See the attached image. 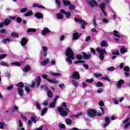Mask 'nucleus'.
Returning <instances> with one entry per match:
<instances>
[{"label": "nucleus", "mask_w": 130, "mask_h": 130, "mask_svg": "<svg viewBox=\"0 0 130 130\" xmlns=\"http://www.w3.org/2000/svg\"><path fill=\"white\" fill-rule=\"evenodd\" d=\"M65 54L67 56L66 58L67 62H69V64H72L73 63L72 60H74L75 59V54L72 49L71 48H67Z\"/></svg>", "instance_id": "1"}, {"label": "nucleus", "mask_w": 130, "mask_h": 130, "mask_svg": "<svg viewBox=\"0 0 130 130\" xmlns=\"http://www.w3.org/2000/svg\"><path fill=\"white\" fill-rule=\"evenodd\" d=\"M61 106L62 107H59L57 108V111L61 116L64 117V116H67V115H68L69 109H68V107L64 102L62 103Z\"/></svg>", "instance_id": "2"}, {"label": "nucleus", "mask_w": 130, "mask_h": 130, "mask_svg": "<svg viewBox=\"0 0 130 130\" xmlns=\"http://www.w3.org/2000/svg\"><path fill=\"white\" fill-rule=\"evenodd\" d=\"M96 50L97 52L99 53L100 60H101L102 62H103V61H104V55L107 54V52H106L105 49H102L99 48H97Z\"/></svg>", "instance_id": "3"}, {"label": "nucleus", "mask_w": 130, "mask_h": 130, "mask_svg": "<svg viewBox=\"0 0 130 130\" xmlns=\"http://www.w3.org/2000/svg\"><path fill=\"white\" fill-rule=\"evenodd\" d=\"M108 3H109V0H105L104 2L101 3L99 6L105 17H107V14L105 12V8H106V5H107Z\"/></svg>", "instance_id": "4"}, {"label": "nucleus", "mask_w": 130, "mask_h": 130, "mask_svg": "<svg viewBox=\"0 0 130 130\" xmlns=\"http://www.w3.org/2000/svg\"><path fill=\"white\" fill-rule=\"evenodd\" d=\"M75 22H79L80 23L82 29H85V28H86L85 26L87 25V22L79 18H75Z\"/></svg>", "instance_id": "5"}, {"label": "nucleus", "mask_w": 130, "mask_h": 130, "mask_svg": "<svg viewBox=\"0 0 130 130\" xmlns=\"http://www.w3.org/2000/svg\"><path fill=\"white\" fill-rule=\"evenodd\" d=\"M87 115L89 117H95L96 116V111L93 109H89L87 111Z\"/></svg>", "instance_id": "6"}, {"label": "nucleus", "mask_w": 130, "mask_h": 130, "mask_svg": "<svg viewBox=\"0 0 130 130\" xmlns=\"http://www.w3.org/2000/svg\"><path fill=\"white\" fill-rule=\"evenodd\" d=\"M113 34L115 37H113L114 40L116 41H118L119 40V37H120V33L117 30H114Z\"/></svg>", "instance_id": "7"}, {"label": "nucleus", "mask_w": 130, "mask_h": 130, "mask_svg": "<svg viewBox=\"0 0 130 130\" xmlns=\"http://www.w3.org/2000/svg\"><path fill=\"white\" fill-rule=\"evenodd\" d=\"M60 13L64 14L67 19H69V18H71V12L70 11L66 12L64 9H61L60 10Z\"/></svg>", "instance_id": "8"}, {"label": "nucleus", "mask_w": 130, "mask_h": 130, "mask_svg": "<svg viewBox=\"0 0 130 130\" xmlns=\"http://www.w3.org/2000/svg\"><path fill=\"white\" fill-rule=\"evenodd\" d=\"M105 121L106 123L103 125V128H106V127L110 123V118L108 117H105Z\"/></svg>", "instance_id": "9"}, {"label": "nucleus", "mask_w": 130, "mask_h": 130, "mask_svg": "<svg viewBox=\"0 0 130 130\" xmlns=\"http://www.w3.org/2000/svg\"><path fill=\"white\" fill-rule=\"evenodd\" d=\"M91 1H88L87 3L91 7V8H94V7H96L97 2L95 0H90Z\"/></svg>", "instance_id": "10"}, {"label": "nucleus", "mask_w": 130, "mask_h": 130, "mask_svg": "<svg viewBox=\"0 0 130 130\" xmlns=\"http://www.w3.org/2000/svg\"><path fill=\"white\" fill-rule=\"evenodd\" d=\"M51 32V30H50L48 28L46 27L44 28V29L42 31L41 34L43 36H45L47 33H50Z\"/></svg>", "instance_id": "11"}, {"label": "nucleus", "mask_w": 130, "mask_h": 130, "mask_svg": "<svg viewBox=\"0 0 130 130\" xmlns=\"http://www.w3.org/2000/svg\"><path fill=\"white\" fill-rule=\"evenodd\" d=\"M124 83V81L120 79L119 80L116 84V87L118 89H120L121 88V86H122L123 84Z\"/></svg>", "instance_id": "12"}, {"label": "nucleus", "mask_w": 130, "mask_h": 130, "mask_svg": "<svg viewBox=\"0 0 130 130\" xmlns=\"http://www.w3.org/2000/svg\"><path fill=\"white\" fill-rule=\"evenodd\" d=\"M42 49H43V52H44V57H46L48 53V52H47V50H48L47 47L44 46L42 47Z\"/></svg>", "instance_id": "13"}, {"label": "nucleus", "mask_w": 130, "mask_h": 130, "mask_svg": "<svg viewBox=\"0 0 130 130\" xmlns=\"http://www.w3.org/2000/svg\"><path fill=\"white\" fill-rule=\"evenodd\" d=\"M28 42L27 39L25 38H23L21 40V46H25Z\"/></svg>", "instance_id": "14"}, {"label": "nucleus", "mask_w": 130, "mask_h": 130, "mask_svg": "<svg viewBox=\"0 0 130 130\" xmlns=\"http://www.w3.org/2000/svg\"><path fill=\"white\" fill-rule=\"evenodd\" d=\"M49 62V59L47 58L40 62V64L44 67Z\"/></svg>", "instance_id": "15"}, {"label": "nucleus", "mask_w": 130, "mask_h": 130, "mask_svg": "<svg viewBox=\"0 0 130 130\" xmlns=\"http://www.w3.org/2000/svg\"><path fill=\"white\" fill-rule=\"evenodd\" d=\"M17 92L18 93V94L21 97H22L23 94L24 93V91L23 90V88H17Z\"/></svg>", "instance_id": "16"}, {"label": "nucleus", "mask_w": 130, "mask_h": 130, "mask_svg": "<svg viewBox=\"0 0 130 130\" xmlns=\"http://www.w3.org/2000/svg\"><path fill=\"white\" fill-rule=\"evenodd\" d=\"M36 85H37V87L40 85V83H41V78H40V76H38L37 77L36 79Z\"/></svg>", "instance_id": "17"}, {"label": "nucleus", "mask_w": 130, "mask_h": 130, "mask_svg": "<svg viewBox=\"0 0 130 130\" xmlns=\"http://www.w3.org/2000/svg\"><path fill=\"white\" fill-rule=\"evenodd\" d=\"M73 77L74 79L78 80V79H80V74H79V73L75 72L73 73Z\"/></svg>", "instance_id": "18"}, {"label": "nucleus", "mask_w": 130, "mask_h": 130, "mask_svg": "<svg viewBox=\"0 0 130 130\" xmlns=\"http://www.w3.org/2000/svg\"><path fill=\"white\" fill-rule=\"evenodd\" d=\"M83 58L84 59H89L91 57V54L90 53L86 54L83 52Z\"/></svg>", "instance_id": "19"}, {"label": "nucleus", "mask_w": 130, "mask_h": 130, "mask_svg": "<svg viewBox=\"0 0 130 130\" xmlns=\"http://www.w3.org/2000/svg\"><path fill=\"white\" fill-rule=\"evenodd\" d=\"M32 7H33V8H36V7H37V8H38L39 9H43L44 10L45 9V7H44L42 5H38V3H36V4H34Z\"/></svg>", "instance_id": "20"}, {"label": "nucleus", "mask_w": 130, "mask_h": 130, "mask_svg": "<svg viewBox=\"0 0 130 130\" xmlns=\"http://www.w3.org/2000/svg\"><path fill=\"white\" fill-rule=\"evenodd\" d=\"M35 17H36L37 19H42V18H43V14L40 13H36L35 14Z\"/></svg>", "instance_id": "21"}, {"label": "nucleus", "mask_w": 130, "mask_h": 130, "mask_svg": "<svg viewBox=\"0 0 130 130\" xmlns=\"http://www.w3.org/2000/svg\"><path fill=\"white\" fill-rule=\"evenodd\" d=\"M11 22H12V20H11V19L8 18L5 19V20L4 21V24L5 26H8L10 23H11Z\"/></svg>", "instance_id": "22"}, {"label": "nucleus", "mask_w": 130, "mask_h": 130, "mask_svg": "<svg viewBox=\"0 0 130 130\" xmlns=\"http://www.w3.org/2000/svg\"><path fill=\"white\" fill-rule=\"evenodd\" d=\"M80 36H81V35H80L79 33L78 32L74 33L73 34V40H77V39H78V38H79Z\"/></svg>", "instance_id": "23"}, {"label": "nucleus", "mask_w": 130, "mask_h": 130, "mask_svg": "<svg viewBox=\"0 0 130 130\" xmlns=\"http://www.w3.org/2000/svg\"><path fill=\"white\" fill-rule=\"evenodd\" d=\"M49 74L50 76H53V77H58V76H60V73H54V72H52V71H50L49 73Z\"/></svg>", "instance_id": "24"}, {"label": "nucleus", "mask_w": 130, "mask_h": 130, "mask_svg": "<svg viewBox=\"0 0 130 130\" xmlns=\"http://www.w3.org/2000/svg\"><path fill=\"white\" fill-rule=\"evenodd\" d=\"M101 45L102 47H106L107 46H108V43H107V41H103L101 42Z\"/></svg>", "instance_id": "25"}, {"label": "nucleus", "mask_w": 130, "mask_h": 130, "mask_svg": "<svg viewBox=\"0 0 130 130\" xmlns=\"http://www.w3.org/2000/svg\"><path fill=\"white\" fill-rule=\"evenodd\" d=\"M63 5H64L65 7H68L71 5V2L68 0H63Z\"/></svg>", "instance_id": "26"}, {"label": "nucleus", "mask_w": 130, "mask_h": 130, "mask_svg": "<svg viewBox=\"0 0 130 130\" xmlns=\"http://www.w3.org/2000/svg\"><path fill=\"white\" fill-rule=\"evenodd\" d=\"M1 66H2V67H7V68L10 67V64H9V63L5 61H2L0 63Z\"/></svg>", "instance_id": "27"}, {"label": "nucleus", "mask_w": 130, "mask_h": 130, "mask_svg": "<svg viewBox=\"0 0 130 130\" xmlns=\"http://www.w3.org/2000/svg\"><path fill=\"white\" fill-rule=\"evenodd\" d=\"M57 19L58 20H62L63 19V15L61 13H59L56 14Z\"/></svg>", "instance_id": "28"}, {"label": "nucleus", "mask_w": 130, "mask_h": 130, "mask_svg": "<svg viewBox=\"0 0 130 130\" xmlns=\"http://www.w3.org/2000/svg\"><path fill=\"white\" fill-rule=\"evenodd\" d=\"M48 80L49 83H52L53 84H58L59 83L58 80L56 79H48Z\"/></svg>", "instance_id": "29"}, {"label": "nucleus", "mask_w": 130, "mask_h": 130, "mask_svg": "<svg viewBox=\"0 0 130 130\" xmlns=\"http://www.w3.org/2000/svg\"><path fill=\"white\" fill-rule=\"evenodd\" d=\"M95 86L97 88H100V87H103V84L102 82L99 81L97 82V83H95Z\"/></svg>", "instance_id": "30"}, {"label": "nucleus", "mask_w": 130, "mask_h": 130, "mask_svg": "<svg viewBox=\"0 0 130 130\" xmlns=\"http://www.w3.org/2000/svg\"><path fill=\"white\" fill-rule=\"evenodd\" d=\"M65 121L68 125H71L73 123V122L72 121V120L71 119L66 118L65 120Z\"/></svg>", "instance_id": "31"}, {"label": "nucleus", "mask_w": 130, "mask_h": 130, "mask_svg": "<svg viewBox=\"0 0 130 130\" xmlns=\"http://www.w3.org/2000/svg\"><path fill=\"white\" fill-rule=\"evenodd\" d=\"M36 31V29L33 28H30L27 30V33H33Z\"/></svg>", "instance_id": "32"}, {"label": "nucleus", "mask_w": 130, "mask_h": 130, "mask_svg": "<svg viewBox=\"0 0 130 130\" xmlns=\"http://www.w3.org/2000/svg\"><path fill=\"white\" fill-rule=\"evenodd\" d=\"M58 126L60 129H64L66 128V125L61 123H59Z\"/></svg>", "instance_id": "33"}, {"label": "nucleus", "mask_w": 130, "mask_h": 130, "mask_svg": "<svg viewBox=\"0 0 130 130\" xmlns=\"http://www.w3.org/2000/svg\"><path fill=\"white\" fill-rule=\"evenodd\" d=\"M33 15V12L32 11L29 10L28 12L24 14L25 17H29V16H32Z\"/></svg>", "instance_id": "34"}, {"label": "nucleus", "mask_w": 130, "mask_h": 130, "mask_svg": "<svg viewBox=\"0 0 130 130\" xmlns=\"http://www.w3.org/2000/svg\"><path fill=\"white\" fill-rule=\"evenodd\" d=\"M22 71L24 72V73H27L28 71H30V67L29 66H26L23 70Z\"/></svg>", "instance_id": "35"}, {"label": "nucleus", "mask_w": 130, "mask_h": 130, "mask_svg": "<svg viewBox=\"0 0 130 130\" xmlns=\"http://www.w3.org/2000/svg\"><path fill=\"white\" fill-rule=\"evenodd\" d=\"M126 52V49L124 47H122L120 48V53L122 54L125 53Z\"/></svg>", "instance_id": "36"}, {"label": "nucleus", "mask_w": 130, "mask_h": 130, "mask_svg": "<svg viewBox=\"0 0 130 130\" xmlns=\"http://www.w3.org/2000/svg\"><path fill=\"white\" fill-rule=\"evenodd\" d=\"M12 66H17V67H20V66H22L23 64V62H15L14 63H11Z\"/></svg>", "instance_id": "37"}, {"label": "nucleus", "mask_w": 130, "mask_h": 130, "mask_svg": "<svg viewBox=\"0 0 130 130\" xmlns=\"http://www.w3.org/2000/svg\"><path fill=\"white\" fill-rule=\"evenodd\" d=\"M16 86L18 87V88H23L24 87V83L23 82H19L16 85Z\"/></svg>", "instance_id": "38"}, {"label": "nucleus", "mask_w": 130, "mask_h": 130, "mask_svg": "<svg viewBox=\"0 0 130 130\" xmlns=\"http://www.w3.org/2000/svg\"><path fill=\"white\" fill-rule=\"evenodd\" d=\"M47 95L48 97H49L50 98H51V97L53 96V93L50 90H48L47 91Z\"/></svg>", "instance_id": "39"}, {"label": "nucleus", "mask_w": 130, "mask_h": 130, "mask_svg": "<svg viewBox=\"0 0 130 130\" xmlns=\"http://www.w3.org/2000/svg\"><path fill=\"white\" fill-rule=\"evenodd\" d=\"M72 84L75 86V87H77L78 86H79V83H78V82L76 80H72Z\"/></svg>", "instance_id": "40"}, {"label": "nucleus", "mask_w": 130, "mask_h": 130, "mask_svg": "<svg viewBox=\"0 0 130 130\" xmlns=\"http://www.w3.org/2000/svg\"><path fill=\"white\" fill-rule=\"evenodd\" d=\"M69 9L71 11H74V10H75L76 9V6L70 4L69 5Z\"/></svg>", "instance_id": "41"}, {"label": "nucleus", "mask_w": 130, "mask_h": 130, "mask_svg": "<svg viewBox=\"0 0 130 130\" xmlns=\"http://www.w3.org/2000/svg\"><path fill=\"white\" fill-rule=\"evenodd\" d=\"M19 127H23V122L20 119L18 120V125Z\"/></svg>", "instance_id": "42"}, {"label": "nucleus", "mask_w": 130, "mask_h": 130, "mask_svg": "<svg viewBox=\"0 0 130 130\" xmlns=\"http://www.w3.org/2000/svg\"><path fill=\"white\" fill-rule=\"evenodd\" d=\"M47 108H45L44 109H43L41 112L42 116H43V115H44V114L46 113V111H47Z\"/></svg>", "instance_id": "43"}, {"label": "nucleus", "mask_w": 130, "mask_h": 130, "mask_svg": "<svg viewBox=\"0 0 130 130\" xmlns=\"http://www.w3.org/2000/svg\"><path fill=\"white\" fill-rule=\"evenodd\" d=\"M12 37H15V38H18L19 37V34L17 32H12L11 34Z\"/></svg>", "instance_id": "44"}, {"label": "nucleus", "mask_w": 130, "mask_h": 130, "mask_svg": "<svg viewBox=\"0 0 130 130\" xmlns=\"http://www.w3.org/2000/svg\"><path fill=\"white\" fill-rule=\"evenodd\" d=\"M6 57H7V54H3L0 55V60L4 59V58H6Z\"/></svg>", "instance_id": "45"}, {"label": "nucleus", "mask_w": 130, "mask_h": 130, "mask_svg": "<svg viewBox=\"0 0 130 130\" xmlns=\"http://www.w3.org/2000/svg\"><path fill=\"white\" fill-rule=\"evenodd\" d=\"M85 63V61L82 60H77L74 62V63H75V64H77L78 63Z\"/></svg>", "instance_id": "46"}, {"label": "nucleus", "mask_w": 130, "mask_h": 130, "mask_svg": "<svg viewBox=\"0 0 130 130\" xmlns=\"http://www.w3.org/2000/svg\"><path fill=\"white\" fill-rule=\"evenodd\" d=\"M36 107L37 108V109H38L39 110H40L41 109V107L40 106V104L38 102H37L36 103Z\"/></svg>", "instance_id": "47"}, {"label": "nucleus", "mask_w": 130, "mask_h": 130, "mask_svg": "<svg viewBox=\"0 0 130 130\" xmlns=\"http://www.w3.org/2000/svg\"><path fill=\"white\" fill-rule=\"evenodd\" d=\"M10 41H11V40L10 39H4L3 40L2 42L6 44L7 42H10Z\"/></svg>", "instance_id": "48"}, {"label": "nucleus", "mask_w": 130, "mask_h": 130, "mask_svg": "<svg viewBox=\"0 0 130 130\" xmlns=\"http://www.w3.org/2000/svg\"><path fill=\"white\" fill-rule=\"evenodd\" d=\"M55 104H56V102L54 101L53 102H52L50 105V107H51V108L55 107Z\"/></svg>", "instance_id": "49"}, {"label": "nucleus", "mask_w": 130, "mask_h": 130, "mask_svg": "<svg viewBox=\"0 0 130 130\" xmlns=\"http://www.w3.org/2000/svg\"><path fill=\"white\" fill-rule=\"evenodd\" d=\"M5 126V123L0 122V129H4V127Z\"/></svg>", "instance_id": "50"}, {"label": "nucleus", "mask_w": 130, "mask_h": 130, "mask_svg": "<svg viewBox=\"0 0 130 130\" xmlns=\"http://www.w3.org/2000/svg\"><path fill=\"white\" fill-rule=\"evenodd\" d=\"M123 70L124 71V72H129V67H127V66H125V67H124L123 68Z\"/></svg>", "instance_id": "51"}, {"label": "nucleus", "mask_w": 130, "mask_h": 130, "mask_svg": "<svg viewBox=\"0 0 130 130\" xmlns=\"http://www.w3.org/2000/svg\"><path fill=\"white\" fill-rule=\"evenodd\" d=\"M31 121H33L34 122V123H36V116H32L31 118Z\"/></svg>", "instance_id": "52"}, {"label": "nucleus", "mask_w": 130, "mask_h": 130, "mask_svg": "<svg viewBox=\"0 0 130 130\" xmlns=\"http://www.w3.org/2000/svg\"><path fill=\"white\" fill-rule=\"evenodd\" d=\"M59 87L61 89H64V88H66V85H64V84H63V83H62V84L59 85Z\"/></svg>", "instance_id": "53"}, {"label": "nucleus", "mask_w": 130, "mask_h": 130, "mask_svg": "<svg viewBox=\"0 0 130 130\" xmlns=\"http://www.w3.org/2000/svg\"><path fill=\"white\" fill-rule=\"evenodd\" d=\"M85 82H86L87 83H93V82H94V80H93V78H91L90 79H86L85 80Z\"/></svg>", "instance_id": "54"}, {"label": "nucleus", "mask_w": 130, "mask_h": 130, "mask_svg": "<svg viewBox=\"0 0 130 130\" xmlns=\"http://www.w3.org/2000/svg\"><path fill=\"white\" fill-rule=\"evenodd\" d=\"M100 109L102 110V113H98V115L99 116H101V115H103V114L104 113V110L103 109V108H102V107H100Z\"/></svg>", "instance_id": "55"}, {"label": "nucleus", "mask_w": 130, "mask_h": 130, "mask_svg": "<svg viewBox=\"0 0 130 130\" xmlns=\"http://www.w3.org/2000/svg\"><path fill=\"white\" fill-rule=\"evenodd\" d=\"M56 4L57 5V7L59 8L60 7V1L59 0H55Z\"/></svg>", "instance_id": "56"}, {"label": "nucleus", "mask_w": 130, "mask_h": 130, "mask_svg": "<svg viewBox=\"0 0 130 130\" xmlns=\"http://www.w3.org/2000/svg\"><path fill=\"white\" fill-rule=\"evenodd\" d=\"M102 21L103 22V23H109V21L106 18L102 19Z\"/></svg>", "instance_id": "57"}, {"label": "nucleus", "mask_w": 130, "mask_h": 130, "mask_svg": "<svg viewBox=\"0 0 130 130\" xmlns=\"http://www.w3.org/2000/svg\"><path fill=\"white\" fill-rule=\"evenodd\" d=\"M102 80H106L108 82H111L110 79L108 77H102Z\"/></svg>", "instance_id": "58"}, {"label": "nucleus", "mask_w": 130, "mask_h": 130, "mask_svg": "<svg viewBox=\"0 0 130 130\" xmlns=\"http://www.w3.org/2000/svg\"><path fill=\"white\" fill-rule=\"evenodd\" d=\"M115 69L114 67H110L108 68V71H109L110 72H113Z\"/></svg>", "instance_id": "59"}, {"label": "nucleus", "mask_w": 130, "mask_h": 130, "mask_svg": "<svg viewBox=\"0 0 130 130\" xmlns=\"http://www.w3.org/2000/svg\"><path fill=\"white\" fill-rule=\"evenodd\" d=\"M86 87H88V85L87 84V83H86L85 82L82 83V88H83V89H85V88H86Z\"/></svg>", "instance_id": "60"}, {"label": "nucleus", "mask_w": 130, "mask_h": 130, "mask_svg": "<svg viewBox=\"0 0 130 130\" xmlns=\"http://www.w3.org/2000/svg\"><path fill=\"white\" fill-rule=\"evenodd\" d=\"M16 22H18V23H21V22H22V19L20 17H17L16 18Z\"/></svg>", "instance_id": "61"}, {"label": "nucleus", "mask_w": 130, "mask_h": 130, "mask_svg": "<svg viewBox=\"0 0 130 130\" xmlns=\"http://www.w3.org/2000/svg\"><path fill=\"white\" fill-rule=\"evenodd\" d=\"M27 8H24L23 9L20 10L21 13H25L26 11H27Z\"/></svg>", "instance_id": "62"}, {"label": "nucleus", "mask_w": 130, "mask_h": 130, "mask_svg": "<svg viewBox=\"0 0 130 130\" xmlns=\"http://www.w3.org/2000/svg\"><path fill=\"white\" fill-rule=\"evenodd\" d=\"M102 92H103V88H100L98 89V93H102Z\"/></svg>", "instance_id": "63"}, {"label": "nucleus", "mask_w": 130, "mask_h": 130, "mask_svg": "<svg viewBox=\"0 0 130 130\" xmlns=\"http://www.w3.org/2000/svg\"><path fill=\"white\" fill-rule=\"evenodd\" d=\"M13 88H14V86L11 85L10 86L7 87V90H13Z\"/></svg>", "instance_id": "64"}]
</instances>
